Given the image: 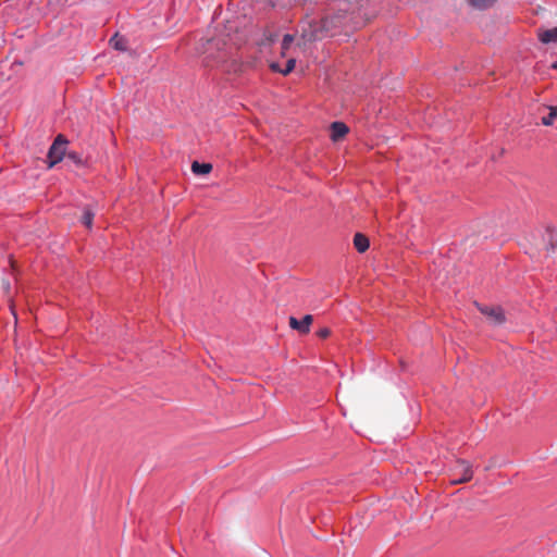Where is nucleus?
<instances>
[{
  "label": "nucleus",
  "instance_id": "f257e3e1",
  "mask_svg": "<svg viewBox=\"0 0 557 557\" xmlns=\"http://www.w3.org/2000/svg\"><path fill=\"white\" fill-rule=\"evenodd\" d=\"M205 62L207 66H215L227 61L231 55L230 49L225 42L220 46V40L212 39L208 42Z\"/></svg>",
  "mask_w": 557,
  "mask_h": 557
},
{
  "label": "nucleus",
  "instance_id": "f03ea898",
  "mask_svg": "<svg viewBox=\"0 0 557 557\" xmlns=\"http://www.w3.org/2000/svg\"><path fill=\"white\" fill-rule=\"evenodd\" d=\"M66 145L67 140L62 135H58L53 144L50 146L47 154L49 168H52L58 162L62 161L65 154Z\"/></svg>",
  "mask_w": 557,
  "mask_h": 557
},
{
  "label": "nucleus",
  "instance_id": "7ed1b4c3",
  "mask_svg": "<svg viewBox=\"0 0 557 557\" xmlns=\"http://www.w3.org/2000/svg\"><path fill=\"white\" fill-rule=\"evenodd\" d=\"M453 475L451 483L454 484L468 482L473 476L472 466L467 460H457Z\"/></svg>",
  "mask_w": 557,
  "mask_h": 557
},
{
  "label": "nucleus",
  "instance_id": "20e7f679",
  "mask_svg": "<svg viewBox=\"0 0 557 557\" xmlns=\"http://www.w3.org/2000/svg\"><path fill=\"white\" fill-rule=\"evenodd\" d=\"M478 308L492 323L499 325L505 322V314L500 307L478 305Z\"/></svg>",
  "mask_w": 557,
  "mask_h": 557
},
{
  "label": "nucleus",
  "instance_id": "39448f33",
  "mask_svg": "<svg viewBox=\"0 0 557 557\" xmlns=\"http://www.w3.org/2000/svg\"><path fill=\"white\" fill-rule=\"evenodd\" d=\"M313 321L311 314H306L301 320L296 319L295 317L289 318V326L293 330L298 331L301 334H307L310 332V325Z\"/></svg>",
  "mask_w": 557,
  "mask_h": 557
},
{
  "label": "nucleus",
  "instance_id": "423d86ee",
  "mask_svg": "<svg viewBox=\"0 0 557 557\" xmlns=\"http://www.w3.org/2000/svg\"><path fill=\"white\" fill-rule=\"evenodd\" d=\"M348 126L343 122H333L331 124V137L333 140H338L348 133Z\"/></svg>",
  "mask_w": 557,
  "mask_h": 557
},
{
  "label": "nucleus",
  "instance_id": "0eeeda50",
  "mask_svg": "<svg viewBox=\"0 0 557 557\" xmlns=\"http://www.w3.org/2000/svg\"><path fill=\"white\" fill-rule=\"evenodd\" d=\"M537 37L543 44L557 42V26L550 29H540Z\"/></svg>",
  "mask_w": 557,
  "mask_h": 557
},
{
  "label": "nucleus",
  "instance_id": "6e6552de",
  "mask_svg": "<svg viewBox=\"0 0 557 557\" xmlns=\"http://www.w3.org/2000/svg\"><path fill=\"white\" fill-rule=\"evenodd\" d=\"M354 246L358 252H364L370 246L368 237L361 233H356L354 236Z\"/></svg>",
  "mask_w": 557,
  "mask_h": 557
},
{
  "label": "nucleus",
  "instance_id": "1a4fd4ad",
  "mask_svg": "<svg viewBox=\"0 0 557 557\" xmlns=\"http://www.w3.org/2000/svg\"><path fill=\"white\" fill-rule=\"evenodd\" d=\"M212 170V165L210 163H206V162H198V161H194L193 164H191V171L193 173L195 174H199V175H205V174H209Z\"/></svg>",
  "mask_w": 557,
  "mask_h": 557
},
{
  "label": "nucleus",
  "instance_id": "9d476101",
  "mask_svg": "<svg viewBox=\"0 0 557 557\" xmlns=\"http://www.w3.org/2000/svg\"><path fill=\"white\" fill-rule=\"evenodd\" d=\"M295 64H296V61L294 59H289L286 62V65H285V67L283 70H281L278 67V64H276V63H272L271 64V69L273 71L282 73L283 75H287V74H289L295 69Z\"/></svg>",
  "mask_w": 557,
  "mask_h": 557
},
{
  "label": "nucleus",
  "instance_id": "9b49d317",
  "mask_svg": "<svg viewBox=\"0 0 557 557\" xmlns=\"http://www.w3.org/2000/svg\"><path fill=\"white\" fill-rule=\"evenodd\" d=\"M469 4L478 10H486L491 8L496 0H468Z\"/></svg>",
  "mask_w": 557,
  "mask_h": 557
},
{
  "label": "nucleus",
  "instance_id": "f8f14e48",
  "mask_svg": "<svg viewBox=\"0 0 557 557\" xmlns=\"http://www.w3.org/2000/svg\"><path fill=\"white\" fill-rule=\"evenodd\" d=\"M94 216H95V213L89 209V208H86L84 210V213L82 215V223L87 227V228H91L92 226V222H94Z\"/></svg>",
  "mask_w": 557,
  "mask_h": 557
},
{
  "label": "nucleus",
  "instance_id": "ddd939ff",
  "mask_svg": "<svg viewBox=\"0 0 557 557\" xmlns=\"http://www.w3.org/2000/svg\"><path fill=\"white\" fill-rule=\"evenodd\" d=\"M110 42L116 50H120V51L126 50V40L123 37H119L117 35H114L111 38Z\"/></svg>",
  "mask_w": 557,
  "mask_h": 557
},
{
  "label": "nucleus",
  "instance_id": "4468645a",
  "mask_svg": "<svg viewBox=\"0 0 557 557\" xmlns=\"http://www.w3.org/2000/svg\"><path fill=\"white\" fill-rule=\"evenodd\" d=\"M557 119V108H552L550 112L542 117V124L545 126H550L554 124V121Z\"/></svg>",
  "mask_w": 557,
  "mask_h": 557
},
{
  "label": "nucleus",
  "instance_id": "2eb2a0df",
  "mask_svg": "<svg viewBox=\"0 0 557 557\" xmlns=\"http://www.w3.org/2000/svg\"><path fill=\"white\" fill-rule=\"evenodd\" d=\"M317 335L323 339L327 338L331 335V330L327 327H322L318 331Z\"/></svg>",
  "mask_w": 557,
  "mask_h": 557
},
{
  "label": "nucleus",
  "instance_id": "dca6fc26",
  "mask_svg": "<svg viewBox=\"0 0 557 557\" xmlns=\"http://www.w3.org/2000/svg\"><path fill=\"white\" fill-rule=\"evenodd\" d=\"M292 40H293V37L290 35H285L284 36V44L290 42Z\"/></svg>",
  "mask_w": 557,
  "mask_h": 557
},
{
  "label": "nucleus",
  "instance_id": "f3484780",
  "mask_svg": "<svg viewBox=\"0 0 557 557\" xmlns=\"http://www.w3.org/2000/svg\"><path fill=\"white\" fill-rule=\"evenodd\" d=\"M552 67H553L554 70H557V61L553 63Z\"/></svg>",
  "mask_w": 557,
  "mask_h": 557
}]
</instances>
